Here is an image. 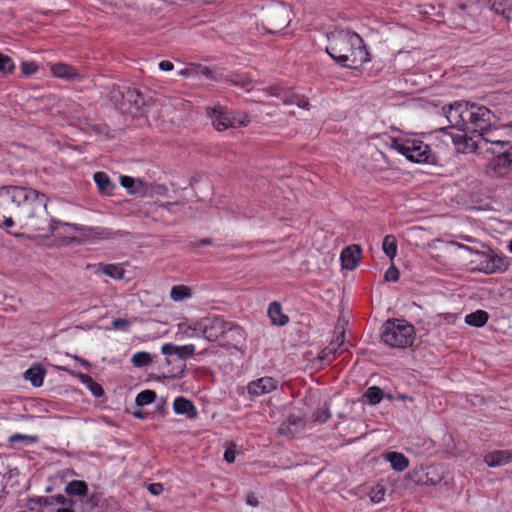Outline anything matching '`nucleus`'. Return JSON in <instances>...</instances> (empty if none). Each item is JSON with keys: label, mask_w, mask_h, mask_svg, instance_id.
Instances as JSON below:
<instances>
[{"label": "nucleus", "mask_w": 512, "mask_h": 512, "mask_svg": "<svg viewBox=\"0 0 512 512\" xmlns=\"http://www.w3.org/2000/svg\"><path fill=\"white\" fill-rule=\"evenodd\" d=\"M49 198L33 188L20 186H3L0 188V227L8 229L14 226L12 207L18 211V216L25 220V225L43 236H56L65 245L77 232V225L53 218L47 211Z\"/></svg>", "instance_id": "f257e3e1"}, {"label": "nucleus", "mask_w": 512, "mask_h": 512, "mask_svg": "<svg viewBox=\"0 0 512 512\" xmlns=\"http://www.w3.org/2000/svg\"><path fill=\"white\" fill-rule=\"evenodd\" d=\"M442 110L452 128L471 133L472 136L485 133L497 122V117L489 108L467 101H456L443 106Z\"/></svg>", "instance_id": "f03ea898"}, {"label": "nucleus", "mask_w": 512, "mask_h": 512, "mask_svg": "<svg viewBox=\"0 0 512 512\" xmlns=\"http://www.w3.org/2000/svg\"><path fill=\"white\" fill-rule=\"evenodd\" d=\"M325 50L338 65L348 69H358L370 61V54L362 37L349 30L331 32Z\"/></svg>", "instance_id": "7ed1b4c3"}, {"label": "nucleus", "mask_w": 512, "mask_h": 512, "mask_svg": "<svg viewBox=\"0 0 512 512\" xmlns=\"http://www.w3.org/2000/svg\"><path fill=\"white\" fill-rule=\"evenodd\" d=\"M480 141L485 143H491L495 148H491V151L495 154L488 166L487 173L491 177H504L512 172V143L510 141L502 140L495 135L492 128L480 133L478 135Z\"/></svg>", "instance_id": "20e7f679"}, {"label": "nucleus", "mask_w": 512, "mask_h": 512, "mask_svg": "<svg viewBox=\"0 0 512 512\" xmlns=\"http://www.w3.org/2000/svg\"><path fill=\"white\" fill-rule=\"evenodd\" d=\"M414 339L415 328L405 320L389 319L381 327V340L391 348H407Z\"/></svg>", "instance_id": "39448f33"}, {"label": "nucleus", "mask_w": 512, "mask_h": 512, "mask_svg": "<svg viewBox=\"0 0 512 512\" xmlns=\"http://www.w3.org/2000/svg\"><path fill=\"white\" fill-rule=\"evenodd\" d=\"M391 148L413 163L417 164H435L436 157L430 146L419 139L412 138H394L391 142Z\"/></svg>", "instance_id": "423d86ee"}, {"label": "nucleus", "mask_w": 512, "mask_h": 512, "mask_svg": "<svg viewBox=\"0 0 512 512\" xmlns=\"http://www.w3.org/2000/svg\"><path fill=\"white\" fill-rule=\"evenodd\" d=\"M108 97L121 112H138L146 103L144 95L138 89L125 85H112Z\"/></svg>", "instance_id": "0eeeda50"}, {"label": "nucleus", "mask_w": 512, "mask_h": 512, "mask_svg": "<svg viewBox=\"0 0 512 512\" xmlns=\"http://www.w3.org/2000/svg\"><path fill=\"white\" fill-rule=\"evenodd\" d=\"M227 322L221 317H206L189 326L186 334L190 337L203 336L208 341L222 339Z\"/></svg>", "instance_id": "6e6552de"}, {"label": "nucleus", "mask_w": 512, "mask_h": 512, "mask_svg": "<svg viewBox=\"0 0 512 512\" xmlns=\"http://www.w3.org/2000/svg\"><path fill=\"white\" fill-rule=\"evenodd\" d=\"M77 232L79 233L76 238H70L68 242L81 244V243H95L101 240L113 239L116 236H123L125 233L122 231H113L110 228L99 226H83L77 225Z\"/></svg>", "instance_id": "1a4fd4ad"}, {"label": "nucleus", "mask_w": 512, "mask_h": 512, "mask_svg": "<svg viewBox=\"0 0 512 512\" xmlns=\"http://www.w3.org/2000/svg\"><path fill=\"white\" fill-rule=\"evenodd\" d=\"M480 256L479 271L485 274L504 273L510 265V259L502 254L489 249L487 252H477Z\"/></svg>", "instance_id": "9d476101"}, {"label": "nucleus", "mask_w": 512, "mask_h": 512, "mask_svg": "<svg viewBox=\"0 0 512 512\" xmlns=\"http://www.w3.org/2000/svg\"><path fill=\"white\" fill-rule=\"evenodd\" d=\"M105 503H111L113 508V510H106V512H117L119 510L118 502L114 498H103L97 492L87 493L86 497L80 498L81 512H100V508H103Z\"/></svg>", "instance_id": "9b49d317"}, {"label": "nucleus", "mask_w": 512, "mask_h": 512, "mask_svg": "<svg viewBox=\"0 0 512 512\" xmlns=\"http://www.w3.org/2000/svg\"><path fill=\"white\" fill-rule=\"evenodd\" d=\"M206 111L207 115L212 121L213 126L218 131H224L228 128L235 127L236 117H231L224 107H208Z\"/></svg>", "instance_id": "f8f14e48"}, {"label": "nucleus", "mask_w": 512, "mask_h": 512, "mask_svg": "<svg viewBox=\"0 0 512 512\" xmlns=\"http://www.w3.org/2000/svg\"><path fill=\"white\" fill-rule=\"evenodd\" d=\"M186 363L182 359L166 356L164 362L159 365V372L165 379H181L185 375Z\"/></svg>", "instance_id": "ddd939ff"}, {"label": "nucleus", "mask_w": 512, "mask_h": 512, "mask_svg": "<svg viewBox=\"0 0 512 512\" xmlns=\"http://www.w3.org/2000/svg\"><path fill=\"white\" fill-rule=\"evenodd\" d=\"M450 129H453L451 125L449 127H441L439 129L440 133H443L450 137L455 149L458 152H465L467 150H473L478 146V143L473 141V136H469L471 133H452L449 132Z\"/></svg>", "instance_id": "4468645a"}, {"label": "nucleus", "mask_w": 512, "mask_h": 512, "mask_svg": "<svg viewBox=\"0 0 512 512\" xmlns=\"http://www.w3.org/2000/svg\"><path fill=\"white\" fill-rule=\"evenodd\" d=\"M245 331L238 325L227 322L222 340L223 345L231 348H238L245 341Z\"/></svg>", "instance_id": "2eb2a0df"}, {"label": "nucleus", "mask_w": 512, "mask_h": 512, "mask_svg": "<svg viewBox=\"0 0 512 512\" xmlns=\"http://www.w3.org/2000/svg\"><path fill=\"white\" fill-rule=\"evenodd\" d=\"M161 352L165 356H176L175 359H182V361L185 362L187 358L192 357L195 354V345L187 344L183 346H177L172 343H165L161 347Z\"/></svg>", "instance_id": "dca6fc26"}, {"label": "nucleus", "mask_w": 512, "mask_h": 512, "mask_svg": "<svg viewBox=\"0 0 512 512\" xmlns=\"http://www.w3.org/2000/svg\"><path fill=\"white\" fill-rule=\"evenodd\" d=\"M248 393L252 396H261L277 388V381L272 377H262L248 384Z\"/></svg>", "instance_id": "f3484780"}, {"label": "nucleus", "mask_w": 512, "mask_h": 512, "mask_svg": "<svg viewBox=\"0 0 512 512\" xmlns=\"http://www.w3.org/2000/svg\"><path fill=\"white\" fill-rule=\"evenodd\" d=\"M361 257V249L357 245L344 248L340 255L342 267L344 269L353 270L359 263Z\"/></svg>", "instance_id": "a211bd4d"}, {"label": "nucleus", "mask_w": 512, "mask_h": 512, "mask_svg": "<svg viewBox=\"0 0 512 512\" xmlns=\"http://www.w3.org/2000/svg\"><path fill=\"white\" fill-rule=\"evenodd\" d=\"M512 461V449L511 450H495L489 452L484 457V462L489 467H498L508 464Z\"/></svg>", "instance_id": "6ab92c4d"}, {"label": "nucleus", "mask_w": 512, "mask_h": 512, "mask_svg": "<svg viewBox=\"0 0 512 512\" xmlns=\"http://www.w3.org/2000/svg\"><path fill=\"white\" fill-rule=\"evenodd\" d=\"M173 410L176 414L185 415L188 419H195L198 416L193 402L183 396H179L174 400Z\"/></svg>", "instance_id": "aec40b11"}, {"label": "nucleus", "mask_w": 512, "mask_h": 512, "mask_svg": "<svg viewBox=\"0 0 512 512\" xmlns=\"http://www.w3.org/2000/svg\"><path fill=\"white\" fill-rule=\"evenodd\" d=\"M50 70L55 77L65 79L68 81L80 80L81 78L77 70L73 66L68 64L56 63L51 66Z\"/></svg>", "instance_id": "412c9836"}, {"label": "nucleus", "mask_w": 512, "mask_h": 512, "mask_svg": "<svg viewBox=\"0 0 512 512\" xmlns=\"http://www.w3.org/2000/svg\"><path fill=\"white\" fill-rule=\"evenodd\" d=\"M93 178L101 194H113L116 185L112 182L107 173L102 171L96 172Z\"/></svg>", "instance_id": "4be33fe9"}, {"label": "nucleus", "mask_w": 512, "mask_h": 512, "mask_svg": "<svg viewBox=\"0 0 512 512\" xmlns=\"http://www.w3.org/2000/svg\"><path fill=\"white\" fill-rule=\"evenodd\" d=\"M268 316L272 323L278 326H284L289 321V317L283 314L281 304L278 302H272L269 304Z\"/></svg>", "instance_id": "5701e85b"}, {"label": "nucleus", "mask_w": 512, "mask_h": 512, "mask_svg": "<svg viewBox=\"0 0 512 512\" xmlns=\"http://www.w3.org/2000/svg\"><path fill=\"white\" fill-rule=\"evenodd\" d=\"M385 457L395 471L402 472L409 466V459L403 453L388 452Z\"/></svg>", "instance_id": "b1692460"}, {"label": "nucleus", "mask_w": 512, "mask_h": 512, "mask_svg": "<svg viewBox=\"0 0 512 512\" xmlns=\"http://www.w3.org/2000/svg\"><path fill=\"white\" fill-rule=\"evenodd\" d=\"M89 491L88 484L83 480H72L65 486V493L68 495H76L81 498L86 497Z\"/></svg>", "instance_id": "393cba45"}, {"label": "nucleus", "mask_w": 512, "mask_h": 512, "mask_svg": "<svg viewBox=\"0 0 512 512\" xmlns=\"http://www.w3.org/2000/svg\"><path fill=\"white\" fill-rule=\"evenodd\" d=\"M489 319V315L484 310H476L465 316V323L472 327H483Z\"/></svg>", "instance_id": "a878e982"}, {"label": "nucleus", "mask_w": 512, "mask_h": 512, "mask_svg": "<svg viewBox=\"0 0 512 512\" xmlns=\"http://www.w3.org/2000/svg\"><path fill=\"white\" fill-rule=\"evenodd\" d=\"M78 378L88 388L93 396L99 398L104 395V389L102 386L97 383L90 375L80 373Z\"/></svg>", "instance_id": "bb28decb"}, {"label": "nucleus", "mask_w": 512, "mask_h": 512, "mask_svg": "<svg viewBox=\"0 0 512 512\" xmlns=\"http://www.w3.org/2000/svg\"><path fill=\"white\" fill-rule=\"evenodd\" d=\"M99 271L109 276L112 279H122L124 277L125 270L120 264H98Z\"/></svg>", "instance_id": "cd10ccee"}, {"label": "nucleus", "mask_w": 512, "mask_h": 512, "mask_svg": "<svg viewBox=\"0 0 512 512\" xmlns=\"http://www.w3.org/2000/svg\"><path fill=\"white\" fill-rule=\"evenodd\" d=\"M443 477L438 472L437 467H428L424 475L419 479V482L424 485L435 486L442 481Z\"/></svg>", "instance_id": "c85d7f7f"}, {"label": "nucleus", "mask_w": 512, "mask_h": 512, "mask_svg": "<svg viewBox=\"0 0 512 512\" xmlns=\"http://www.w3.org/2000/svg\"><path fill=\"white\" fill-rule=\"evenodd\" d=\"M45 371L41 367H32L25 372V378L31 382L34 387H40L43 384Z\"/></svg>", "instance_id": "c756f323"}, {"label": "nucleus", "mask_w": 512, "mask_h": 512, "mask_svg": "<svg viewBox=\"0 0 512 512\" xmlns=\"http://www.w3.org/2000/svg\"><path fill=\"white\" fill-rule=\"evenodd\" d=\"M153 362V357L146 351L135 353L131 358V363L137 368H143Z\"/></svg>", "instance_id": "7c9ffc66"}, {"label": "nucleus", "mask_w": 512, "mask_h": 512, "mask_svg": "<svg viewBox=\"0 0 512 512\" xmlns=\"http://www.w3.org/2000/svg\"><path fill=\"white\" fill-rule=\"evenodd\" d=\"M382 249L384 253L392 260L397 253V242L393 235H386L383 239Z\"/></svg>", "instance_id": "2f4dec72"}, {"label": "nucleus", "mask_w": 512, "mask_h": 512, "mask_svg": "<svg viewBox=\"0 0 512 512\" xmlns=\"http://www.w3.org/2000/svg\"><path fill=\"white\" fill-rule=\"evenodd\" d=\"M170 297L174 301H180L191 297V290L185 285H175L171 288Z\"/></svg>", "instance_id": "473e14b6"}, {"label": "nucleus", "mask_w": 512, "mask_h": 512, "mask_svg": "<svg viewBox=\"0 0 512 512\" xmlns=\"http://www.w3.org/2000/svg\"><path fill=\"white\" fill-rule=\"evenodd\" d=\"M364 396L370 405H376L383 399V390L378 386L369 387Z\"/></svg>", "instance_id": "72a5a7b5"}, {"label": "nucleus", "mask_w": 512, "mask_h": 512, "mask_svg": "<svg viewBox=\"0 0 512 512\" xmlns=\"http://www.w3.org/2000/svg\"><path fill=\"white\" fill-rule=\"evenodd\" d=\"M157 395L153 390H143L135 398L136 406L142 407L155 401Z\"/></svg>", "instance_id": "f704fd0d"}, {"label": "nucleus", "mask_w": 512, "mask_h": 512, "mask_svg": "<svg viewBox=\"0 0 512 512\" xmlns=\"http://www.w3.org/2000/svg\"><path fill=\"white\" fill-rule=\"evenodd\" d=\"M284 14H286V11L284 9H282L280 11L274 12L271 15V23L275 26V28L283 29L288 25V23H289V20L287 19L288 16L285 15L283 17Z\"/></svg>", "instance_id": "c9c22d12"}, {"label": "nucleus", "mask_w": 512, "mask_h": 512, "mask_svg": "<svg viewBox=\"0 0 512 512\" xmlns=\"http://www.w3.org/2000/svg\"><path fill=\"white\" fill-rule=\"evenodd\" d=\"M14 69L15 64L13 60L9 56L0 53V73L2 74V76H6L12 73Z\"/></svg>", "instance_id": "e433bc0d"}, {"label": "nucleus", "mask_w": 512, "mask_h": 512, "mask_svg": "<svg viewBox=\"0 0 512 512\" xmlns=\"http://www.w3.org/2000/svg\"><path fill=\"white\" fill-rule=\"evenodd\" d=\"M330 417L331 413L329 407L326 405L316 409L312 414L313 421L320 424L326 423Z\"/></svg>", "instance_id": "4c0bfd02"}, {"label": "nucleus", "mask_w": 512, "mask_h": 512, "mask_svg": "<svg viewBox=\"0 0 512 512\" xmlns=\"http://www.w3.org/2000/svg\"><path fill=\"white\" fill-rule=\"evenodd\" d=\"M120 183L130 193L134 194V193L138 192V189L135 187L136 180L134 178H132L130 176H121Z\"/></svg>", "instance_id": "58836bf2"}, {"label": "nucleus", "mask_w": 512, "mask_h": 512, "mask_svg": "<svg viewBox=\"0 0 512 512\" xmlns=\"http://www.w3.org/2000/svg\"><path fill=\"white\" fill-rule=\"evenodd\" d=\"M111 325L115 330L128 331V329L131 326V323L127 319L116 318L112 321Z\"/></svg>", "instance_id": "ea45409f"}, {"label": "nucleus", "mask_w": 512, "mask_h": 512, "mask_svg": "<svg viewBox=\"0 0 512 512\" xmlns=\"http://www.w3.org/2000/svg\"><path fill=\"white\" fill-rule=\"evenodd\" d=\"M400 277V272L398 268L394 265L390 266L384 274L385 281L396 282Z\"/></svg>", "instance_id": "a19ab883"}, {"label": "nucleus", "mask_w": 512, "mask_h": 512, "mask_svg": "<svg viewBox=\"0 0 512 512\" xmlns=\"http://www.w3.org/2000/svg\"><path fill=\"white\" fill-rule=\"evenodd\" d=\"M28 502L34 503V504H36L38 506H42V507H47V506L53 505L51 496L50 497H46V496L32 497L28 500Z\"/></svg>", "instance_id": "79ce46f5"}, {"label": "nucleus", "mask_w": 512, "mask_h": 512, "mask_svg": "<svg viewBox=\"0 0 512 512\" xmlns=\"http://www.w3.org/2000/svg\"><path fill=\"white\" fill-rule=\"evenodd\" d=\"M38 70L37 65L34 62H23L21 65V71L25 76H31Z\"/></svg>", "instance_id": "37998d69"}, {"label": "nucleus", "mask_w": 512, "mask_h": 512, "mask_svg": "<svg viewBox=\"0 0 512 512\" xmlns=\"http://www.w3.org/2000/svg\"><path fill=\"white\" fill-rule=\"evenodd\" d=\"M51 500H52V504L56 503L61 506H67V505L72 506L75 504V501L73 499H68L65 496H63L62 494L51 496Z\"/></svg>", "instance_id": "c03bdc74"}, {"label": "nucleus", "mask_w": 512, "mask_h": 512, "mask_svg": "<svg viewBox=\"0 0 512 512\" xmlns=\"http://www.w3.org/2000/svg\"><path fill=\"white\" fill-rule=\"evenodd\" d=\"M297 432V429H293L292 426L283 422L279 428L278 433L287 437H293Z\"/></svg>", "instance_id": "a18cd8bd"}, {"label": "nucleus", "mask_w": 512, "mask_h": 512, "mask_svg": "<svg viewBox=\"0 0 512 512\" xmlns=\"http://www.w3.org/2000/svg\"><path fill=\"white\" fill-rule=\"evenodd\" d=\"M29 441V442H34L36 440V437L34 436H29V435H24V434H19V433H15L13 435H11L9 437V442L10 443H15V442H18V441Z\"/></svg>", "instance_id": "49530a36"}, {"label": "nucleus", "mask_w": 512, "mask_h": 512, "mask_svg": "<svg viewBox=\"0 0 512 512\" xmlns=\"http://www.w3.org/2000/svg\"><path fill=\"white\" fill-rule=\"evenodd\" d=\"M284 422L289 424L292 427H295V429L303 426V419L298 417V416H296V415L288 416V418Z\"/></svg>", "instance_id": "de8ad7c7"}, {"label": "nucleus", "mask_w": 512, "mask_h": 512, "mask_svg": "<svg viewBox=\"0 0 512 512\" xmlns=\"http://www.w3.org/2000/svg\"><path fill=\"white\" fill-rule=\"evenodd\" d=\"M212 244H213V241L211 238H203L199 241L190 242L189 247L191 249H195V248L208 246V245H212Z\"/></svg>", "instance_id": "09e8293b"}, {"label": "nucleus", "mask_w": 512, "mask_h": 512, "mask_svg": "<svg viewBox=\"0 0 512 512\" xmlns=\"http://www.w3.org/2000/svg\"><path fill=\"white\" fill-rule=\"evenodd\" d=\"M148 491L155 496L160 495L164 491V487L161 483H151L148 486Z\"/></svg>", "instance_id": "8fccbe9b"}, {"label": "nucleus", "mask_w": 512, "mask_h": 512, "mask_svg": "<svg viewBox=\"0 0 512 512\" xmlns=\"http://www.w3.org/2000/svg\"><path fill=\"white\" fill-rule=\"evenodd\" d=\"M224 460L228 463H233L235 461V451L232 449H226L224 452Z\"/></svg>", "instance_id": "3c124183"}, {"label": "nucleus", "mask_w": 512, "mask_h": 512, "mask_svg": "<svg viewBox=\"0 0 512 512\" xmlns=\"http://www.w3.org/2000/svg\"><path fill=\"white\" fill-rule=\"evenodd\" d=\"M173 68H174V65L170 61L163 60L159 63V69L162 71H171V70H173Z\"/></svg>", "instance_id": "603ef678"}, {"label": "nucleus", "mask_w": 512, "mask_h": 512, "mask_svg": "<svg viewBox=\"0 0 512 512\" xmlns=\"http://www.w3.org/2000/svg\"><path fill=\"white\" fill-rule=\"evenodd\" d=\"M250 117L248 115H243L242 117L240 118H236L235 120V126L236 125H239V126H247L249 123H250Z\"/></svg>", "instance_id": "864d4df0"}, {"label": "nucleus", "mask_w": 512, "mask_h": 512, "mask_svg": "<svg viewBox=\"0 0 512 512\" xmlns=\"http://www.w3.org/2000/svg\"><path fill=\"white\" fill-rule=\"evenodd\" d=\"M157 411L164 416L166 414V401L162 398L160 401L157 402L156 405Z\"/></svg>", "instance_id": "5fc2aeb1"}, {"label": "nucleus", "mask_w": 512, "mask_h": 512, "mask_svg": "<svg viewBox=\"0 0 512 512\" xmlns=\"http://www.w3.org/2000/svg\"><path fill=\"white\" fill-rule=\"evenodd\" d=\"M344 338L345 335L344 332L342 331L335 337V340L332 341L331 345H334V343L337 344L338 346L342 345L344 342Z\"/></svg>", "instance_id": "6e6d98bb"}, {"label": "nucleus", "mask_w": 512, "mask_h": 512, "mask_svg": "<svg viewBox=\"0 0 512 512\" xmlns=\"http://www.w3.org/2000/svg\"><path fill=\"white\" fill-rule=\"evenodd\" d=\"M280 92H281V88H279V87L273 86V87L269 88V93L272 96L279 97L280 96Z\"/></svg>", "instance_id": "4d7b16f0"}, {"label": "nucleus", "mask_w": 512, "mask_h": 512, "mask_svg": "<svg viewBox=\"0 0 512 512\" xmlns=\"http://www.w3.org/2000/svg\"><path fill=\"white\" fill-rule=\"evenodd\" d=\"M74 358L75 360L79 361L85 368H90V363L87 360L80 358L79 356H75Z\"/></svg>", "instance_id": "13d9d810"}, {"label": "nucleus", "mask_w": 512, "mask_h": 512, "mask_svg": "<svg viewBox=\"0 0 512 512\" xmlns=\"http://www.w3.org/2000/svg\"><path fill=\"white\" fill-rule=\"evenodd\" d=\"M384 492L379 491L375 496L372 497V501L379 502L382 499Z\"/></svg>", "instance_id": "bf43d9fd"}, {"label": "nucleus", "mask_w": 512, "mask_h": 512, "mask_svg": "<svg viewBox=\"0 0 512 512\" xmlns=\"http://www.w3.org/2000/svg\"><path fill=\"white\" fill-rule=\"evenodd\" d=\"M134 416L136 418H139V419H144L145 418L144 413L142 411H135L134 412Z\"/></svg>", "instance_id": "052dcab7"}, {"label": "nucleus", "mask_w": 512, "mask_h": 512, "mask_svg": "<svg viewBox=\"0 0 512 512\" xmlns=\"http://www.w3.org/2000/svg\"><path fill=\"white\" fill-rule=\"evenodd\" d=\"M202 73L204 75H206L207 77H210V75L212 74V72L207 68L205 67L203 70H202Z\"/></svg>", "instance_id": "680f3d73"}, {"label": "nucleus", "mask_w": 512, "mask_h": 512, "mask_svg": "<svg viewBox=\"0 0 512 512\" xmlns=\"http://www.w3.org/2000/svg\"><path fill=\"white\" fill-rule=\"evenodd\" d=\"M56 512H74L71 508H60Z\"/></svg>", "instance_id": "e2e57ef3"}, {"label": "nucleus", "mask_w": 512, "mask_h": 512, "mask_svg": "<svg viewBox=\"0 0 512 512\" xmlns=\"http://www.w3.org/2000/svg\"><path fill=\"white\" fill-rule=\"evenodd\" d=\"M11 235L17 237V238H20V237H23L24 234L23 233H14V232H9Z\"/></svg>", "instance_id": "0e129e2a"}, {"label": "nucleus", "mask_w": 512, "mask_h": 512, "mask_svg": "<svg viewBox=\"0 0 512 512\" xmlns=\"http://www.w3.org/2000/svg\"><path fill=\"white\" fill-rule=\"evenodd\" d=\"M508 249L512 253V240L509 242Z\"/></svg>", "instance_id": "69168bd1"}, {"label": "nucleus", "mask_w": 512, "mask_h": 512, "mask_svg": "<svg viewBox=\"0 0 512 512\" xmlns=\"http://www.w3.org/2000/svg\"><path fill=\"white\" fill-rule=\"evenodd\" d=\"M461 247H462V248H465L466 250L471 251V248H470V247H468V246L461 245Z\"/></svg>", "instance_id": "338daca9"}, {"label": "nucleus", "mask_w": 512, "mask_h": 512, "mask_svg": "<svg viewBox=\"0 0 512 512\" xmlns=\"http://www.w3.org/2000/svg\"><path fill=\"white\" fill-rule=\"evenodd\" d=\"M248 503L251 504V505H254L255 503L253 502V500H248Z\"/></svg>", "instance_id": "774afa93"}]
</instances>
